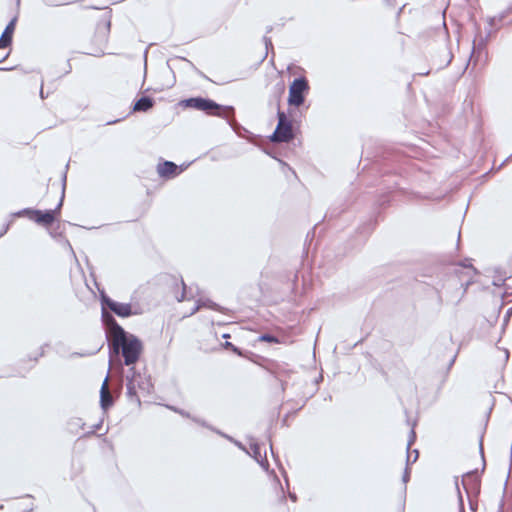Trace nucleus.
<instances>
[{
    "label": "nucleus",
    "instance_id": "ddd939ff",
    "mask_svg": "<svg viewBox=\"0 0 512 512\" xmlns=\"http://www.w3.org/2000/svg\"><path fill=\"white\" fill-rule=\"evenodd\" d=\"M107 382H108V377L105 378V380L102 384V387H101V391H100V403H101V407L104 410H106L108 407H110L113 404V397L108 390Z\"/></svg>",
    "mask_w": 512,
    "mask_h": 512
},
{
    "label": "nucleus",
    "instance_id": "f8f14e48",
    "mask_svg": "<svg viewBox=\"0 0 512 512\" xmlns=\"http://www.w3.org/2000/svg\"><path fill=\"white\" fill-rule=\"evenodd\" d=\"M249 454L264 468H268V461L266 459V455L263 457L261 454V447L258 443L251 441L250 442V452Z\"/></svg>",
    "mask_w": 512,
    "mask_h": 512
},
{
    "label": "nucleus",
    "instance_id": "e433bc0d",
    "mask_svg": "<svg viewBox=\"0 0 512 512\" xmlns=\"http://www.w3.org/2000/svg\"><path fill=\"white\" fill-rule=\"evenodd\" d=\"M99 427H100V425H99V424H98V425H96V426H95V428H94V430L92 431V433H93V432H95V430H96V429H98Z\"/></svg>",
    "mask_w": 512,
    "mask_h": 512
},
{
    "label": "nucleus",
    "instance_id": "4be33fe9",
    "mask_svg": "<svg viewBox=\"0 0 512 512\" xmlns=\"http://www.w3.org/2000/svg\"><path fill=\"white\" fill-rule=\"evenodd\" d=\"M263 40H264V43H265V47H266V50H267L266 54H267L269 47H271V49H273L272 41H271L270 38H268L266 36L264 37Z\"/></svg>",
    "mask_w": 512,
    "mask_h": 512
},
{
    "label": "nucleus",
    "instance_id": "dca6fc26",
    "mask_svg": "<svg viewBox=\"0 0 512 512\" xmlns=\"http://www.w3.org/2000/svg\"><path fill=\"white\" fill-rule=\"evenodd\" d=\"M182 285H183V291L181 292L180 296L176 297L177 301L182 302L185 299L190 300V299L194 298V294L192 293V288L190 287L189 289H187V287L183 281H182Z\"/></svg>",
    "mask_w": 512,
    "mask_h": 512
},
{
    "label": "nucleus",
    "instance_id": "f704fd0d",
    "mask_svg": "<svg viewBox=\"0 0 512 512\" xmlns=\"http://www.w3.org/2000/svg\"><path fill=\"white\" fill-rule=\"evenodd\" d=\"M493 284L496 285V286H500L501 285V283L496 281V280L493 281Z\"/></svg>",
    "mask_w": 512,
    "mask_h": 512
},
{
    "label": "nucleus",
    "instance_id": "7c9ffc66",
    "mask_svg": "<svg viewBox=\"0 0 512 512\" xmlns=\"http://www.w3.org/2000/svg\"><path fill=\"white\" fill-rule=\"evenodd\" d=\"M470 508L474 511L476 510V506L474 505V503L471 500H470Z\"/></svg>",
    "mask_w": 512,
    "mask_h": 512
},
{
    "label": "nucleus",
    "instance_id": "f3484780",
    "mask_svg": "<svg viewBox=\"0 0 512 512\" xmlns=\"http://www.w3.org/2000/svg\"><path fill=\"white\" fill-rule=\"evenodd\" d=\"M198 302H206V305H204L203 307H207V308L215 310V311H221L222 310L221 307L218 304H216L215 302H213V301H211L209 299H206V300L200 299V300H198Z\"/></svg>",
    "mask_w": 512,
    "mask_h": 512
},
{
    "label": "nucleus",
    "instance_id": "4c0bfd02",
    "mask_svg": "<svg viewBox=\"0 0 512 512\" xmlns=\"http://www.w3.org/2000/svg\"><path fill=\"white\" fill-rule=\"evenodd\" d=\"M460 503L462 504V496H459Z\"/></svg>",
    "mask_w": 512,
    "mask_h": 512
},
{
    "label": "nucleus",
    "instance_id": "6e6552de",
    "mask_svg": "<svg viewBox=\"0 0 512 512\" xmlns=\"http://www.w3.org/2000/svg\"><path fill=\"white\" fill-rule=\"evenodd\" d=\"M462 485L470 498L471 494L479 493L480 480L477 471L469 472L462 478Z\"/></svg>",
    "mask_w": 512,
    "mask_h": 512
},
{
    "label": "nucleus",
    "instance_id": "7ed1b4c3",
    "mask_svg": "<svg viewBox=\"0 0 512 512\" xmlns=\"http://www.w3.org/2000/svg\"><path fill=\"white\" fill-rule=\"evenodd\" d=\"M65 183H66V174L63 176V188L60 201L55 210H46L42 212L40 210H35L31 208H25L19 212H17L16 216H28L31 220H34L36 223L41 224L43 226H49L53 223L55 219V214L59 212L62 207L64 194H65Z\"/></svg>",
    "mask_w": 512,
    "mask_h": 512
},
{
    "label": "nucleus",
    "instance_id": "473e14b6",
    "mask_svg": "<svg viewBox=\"0 0 512 512\" xmlns=\"http://www.w3.org/2000/svg\"><path fill=\"white\" fill-rule=\"evenodd\" d=\"M480 452H481V455L483 456V446H482V440H480Z\"/></svg>",
    "mask_w": 512,
    "mask_h": 512
},
{
    "label": "nucleus",
    "instance_id": "423d86ee",
    "mask_svg": "<svg viewBox=\"0 0 512 512\" xmlns=\"http://www.w3.org/2000/svg\"><path fill=\"white\" fill-rule=\"evenodd\" d=\"M126 380L127 395L130 398L136 396L137 390H142L144 392L150 391V381L146 377L137 373L134 368L129 369Z\"/></svg>",
    "mask_w": 512,
    "mask_h": 512
},
{
    "label": "nucleus",
    "instance_id": "a878e982",
    "mask_svg": "<svg viewBox=\"0 0 512 512\" xmlns=\"http://www.w3.org/2000/svg\"><path fill=\"white\" fill-rule=\"evenodd\" d=\"M225 346H226V347H231L234 351H237V348H236L235 346H233V344H232V343H230V342H226V343H225Z\"/></svg>",
    "mask_w": 512,
    "mask_h": 512
},
{
    "label": "nucleus",
    "instance_id": "1a4fd4ad",
    "mask_svg": "<svg viewBox=\"0 0 512 512\" xmlns=\"http://www.w3.org/2000/svg\"><path fill=\"white\" fill-rule=\"evenodd\" d=\"M110 16L103 17L96 26L95 39L99 44H106L110 33Z\"/></svg>",
    "mask_w": 512,
    "mask_h": 512
},
{
    "label": "nucleus",
    "instance_id": "bb28decb",
    "mask_svg": "<svg viewBox=\"0 0 512 512\" xmlns=\"http://www.w3.org/2000/svg\"><path fill=\"white\" fill-rule=\"evenodd\" d=\"M503 352H504V359H505V361H507L509 358V351L507 349H504Z\"/></svg>",
    "mask_w": 512,
    "mask_h": 512
},
{
    "label": "nucleus",
    "instance_id": "412c9836",
    "mask_svg": "<svg viewBox=\"0 0 512 512\" xmlns=\"http://www.w3.org/2000/svg\"><path fill=\"white\" fill-rule=\"evenodd\" d=\"M204 305H206V302H196V305L193 307V309L191 310V313L190 315H193L195 314L197 311L200 310V308H202Z\"/></svg>",
    "mask_w": 512,
    "mask_h": 512
},
{
    "label": "nucleus",
    "instance_id": "72a5a7b5",
    "mask_svg": "<svg viewBox=\"0 0 512 512\" xmlns=\"http://www.w3.org/2000/svg\"><path fill=\"white\" fill-rule=\"evenodd\" d=\"M289 496H290V498H291L293 501H296V495H295V494H291V493H290V495H289Z\"/></svg>",
    "mask_w": 512,
    "mask_h": 512
},
{
    "label": "nucleus",
    "instance_id": "c756f323",
    "mask_svg": "<svg viewBox=\"0 0 512 512\" xmlns=\"http://www.w3.org/2000/svg\"><path fill=\"white\" fill-rule=\"evenodd\" d=\"M414 455L415 456H414L412 462H415L418 459V456H419L418 450H414Z\"/></svg>",
    "mask_w": 512,
    "mask_h": 512
},
{
    "label": "nucleus",
    "instance_id": "9d476101",
    "mask_svg": "<svg viewBox=\"0 0 512 512\" xmlns=\"http://www.w3.org/2000/svg\"><path fill=\"white\" fill-rule=\"evenodd\" d=\"M17 17H14L4 29L1 37H0V50L3 48H7L11 45L12 35L15 30Z\"/></svg>",
    "mask_w": 512,
    "mask_h": 512
},
{
    "label": "nucleus",
    "instance_id": "2eb2a0df",
    "mask_svg": "<svg viewBox=\"0 0 512 512\" xmlns=\"http://www.w3.org/2000/svg\"><path fill=\"white\" fill-rule=\"evenodd\" d=\"M154 101L150 97H141L134 104L133 110L136 112H146L153 107Z\"/></svg>",
    "mask_w": 512,
    "mask_h": 512
},
{
    "label": "nucleus",
    "instance_id": "39448f33",
    "mask_svg": "<svg viewBox=\"0 0 512 512\" xmlns=\"http://www.w3.org/2000/svg\"><path fill=\"white\" fill-rule=\"evenodd\" d=\"M101 304L102 312H107L105 308H109L113 313H115L119 317L125 318L140 313L137 309H134L130 303H121L114 301L110 297H108L104 292L101 293Z\"/></svg>",
    "mask_w": 512,
    "mask_h": 512
},
{
    "label": "nucleus",
    "instance_id": "c9c22d12",
    "mask_svg": "<svg viewBox=\"0 0 512 512\" xmlns=\"http://www.w3.org/2000/svg\"><path fill=\"white\" fill-rule=\"evenodd\" d=\"M455 357H456V356H454V357L451 359L450 365H452V364L454 363V361H455Z\"/></svg>",
    "mask_w": 512,
    "mask_h": 512
},
{
    "label": "nucleus",
    "instance_id": "c85d7f7f",
    "mask_svg": "<svg viewBox=\"0 0 512 512\" xmlns=\"http://www.w3.org/2000/svg\"><path fill=\"white\" fill-rule=\"evenodd\" d=\"M40 96H41V98H42V99H44L45 97H47V96H48V94H47V95H45L44 90H43V87H41V89H40Z\"/></svg>",
    "mask_w": 512,
    "mask_h": 512
},
{
    "label": "nucleus",
    "instance_id": "a211bd4d",
    "mask_svg": "<svg viewBox=\"0 0 512 512\" xmlns=\"http://www.w3.org/2000/svg\"><path fill=\"white\" fill-rule=\"evenodd\" d=\"M259 340L270 343H279L278 338L270 334H262L261 336H259Z\"/></svg>",
    "mask_w": 512,
    "mask_h": 512
},
{
    "label": "nucleus",
    "instance_id": "20e7f679",
    "mask_svg": "<svg viewBox=\"0 0 512 512\" xmlns=\"http://www.w3.org/2000/svg\"><path fill=\"white\" fill-rule=\"evenodd\" d=\"M278 124L271 136V141L276 143L289 142L293 139L292 123L284 112L278 109Z\"/></svg>",
    "mask_w": 512,
    "mask_h": 512
},
{
    "label": "nucleus",
    "instance_id": "f257e3e1",
    "mask_svg": "<svg viewBox=\"0 0 512 512\" xmlns=\"http://www.w3.org/2000/svg\"><path fill=\"white\" fill-rule=\"evenodd\" d=\"M101 318L110 341V351L116 355L121 352L127 366L136 363L143 349L142 342L127 333L109 312L103 311Z\"/></svg>",
    "mask_w": 512,
    "mask_h": 512
},
{
    "label": "nucleus",
    "instance_id": "cd10ccee",
    "mask_svg": "<svg viewBox=\"0 0 512 512\" xmlns=\"http://www.w3.org/2000/svg\"><path fill=\"white\" fill-rule=\"evenodd\" d=\"M8 227H9V225L7 224V225L3 228V230L0 232V237H1L2 235H4V234L7 232Z\"/></svg>",
    "mask_w": 512,
    "mask_h": 512
},
{
    "label": "nucleus",
    "instance_id": "9b49d317",
    "mask_svg": "<svg viewBox=\"0 0 512 512\" xmlns=\"http://www.w3.org/2000/svg\"><path fill=\"white\" fill-rule=\"evenodd\" d=\"M157 172L161 177L171 178L177 175L178 166L171 161H164L163 163L158 164Z\"/></svg>",
    "mask_w": 512,
    "mask_h": 512
},
{
    "label": "nucleus",
    "instance_id": "4468645a",
    "mask_svg": "<svg viewBox=\"0 0 512 512\" xmlns=\"http://www.w3.org/2000/svg\"><path fill=\"white\" fill-rule=\"evenodd\" d=\"M483 53L486 55V39L481 38L478 44L474 43L470 61H474L476 63Z\"/></svg>",
    "mask_w": 512,
    "mask_h": 512
},
{
    "label": "nucleus",
    "instance_id": "b1692460",
    "mask_svg": "<svg viewBox=\"0 0 512 512\" xmlns=\"http://www.w3.org/2000/svg\"><path fill=\"white\" fill-rule=\"evenodd\" d=\"M496 21H497L496 17H491V18H489V26H490L491 28H492V27H494V26H495V24H496Z\"/></svg>",
    "mask_w": 512,
    "mask_h": 512
},
{
    "label": "nucleus",
    "instance_id": "6ab92c4d",
    "mask_svg": "<svg viewBox=\"0 0 512 512\" xmlns=\"http://www.w3.org/2000/svg\"><path fill=\"white\" fill-rule=\"evenodd\" d=\"M409 462H410V455L408 454L407 455V465H409ZM410 479V470L408 468V466H406L405 470H404V473L402 475V481L404 484H406Z\"/></svg>",
    "mask_w": 512,
    "mask_h": 512
},
{
    "label": "nucleus",
    "instance_id": "f03ea898",
    "mask_svg": "<svg viewBox=\"0 0 512 512\" xmlns=\"http://www.w3.org/2000/svg\"><path fill=\"white\" fill-rule=\"evenodd\" d=\"M186 107L194 108L199 111H205L209 115L227 119L229 124L230 117L234 115V109L231 106H221L211 99L202 97H193L184 101Z\"/></svg>",
    "mask_w": 512,
    "mask_h": 512
},
{
    "label": "nucleus",
    "instance_id": "0eeeda50",
    "mask_svg": "<svg viewBox=\"0 0 512 512\" xmlns=\"http://www.w3.org/2000/svg\"><path fill=\"white\" fill-rule=\"evenodd\" d=\"M309 90V85L304 77L293 80L289 87L288 103L294 106H300L304 103V94Z\"/></svg>",
    "mask_w": 512,
    "mask_h": 512
},
{
    "label": "nucleus",
    "instance_id": "aec40b11",
    "mask_svg": "<svg viewBox=\"0 0 512 512\" xmlns=\"http://www.w3.org/2000/svg\"><path fill=\"white\" fill-rule=\"evenodd\" d=\"M415 439H416V434H415L414 428H412L410 431V436H409V440H408V444H407L408 450L411 447V445L414 443Z\"/></svg>",
    "mask_w": 512,
    "mask_h": 512
},
{
    "label": "nucleus",
    "instance_id": "393cba45",
    "mask_svg": "<svg viewBox=\"0 0 512 512\" xmlns=\"http://www.w3.org/2000/svg\"><path fill=\"white\" fill-rule=\"evenodd\" d=\"M9 56V52L2 54L0 52V63L3 62Z\"/></svg>",
    "mask_w": 512,
    "mask_h": 512
},
{
    "label": "nucleus",
    "instance_id": "2f4dec72",
    "mask_svg": "<svg viewBox=\"0 0 512 512\" xmlns=\"http://www.w3.org/2000/svg\"><path fill=\"white\" fill-rule=\"evenodd\" d=\"M510 159H512V154L500 165V167H502Z\"/></svg>",
    "mask_w": 512,
    "mask_h": 512
},
{
    "label": "nucleus",
    "instance_id": "5701e85b",
    "mask_svg": "<svg viewBox=\"0 0 512 512\" xmlns=\"http://www.w3.org/2000/svg\"><path fill=\"white\" fill-rule=\"evenodd\" d=\"M169 408H170V409H172V410H174L175 412H178V413H179V414H181L182 416L189 417V414H188V413H186V412H185V411H183V410H178V409H176V408H174V407H169Z\"/></svg>",
    "mask_w": 512,
    "mask_h": 512
}]
</instances>
